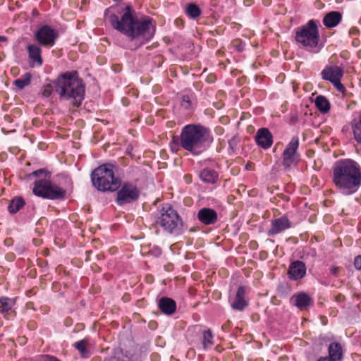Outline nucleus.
<instances>
[{
	"instance_id": "a211bd4d",
	"label": "nucleus",
	"mask_w": 361,
	"mask_h": 361,
	"mask_svg": "<svg viewBox=\"0 0 361 361\" xmlns=\"http://www.w3.org/2000/svg\"><path fill=\"white\" fill-rule=\"evenodd\" d=\"M329 356L331 361H341L343 359V350L341 345L337 342L331 343L328 348Z\"/></svg>"
},
{
	"instance_id": "72a5a7b5",
	"label": "nucleus",
	"mask_w": 361,
	"mask_h": 361,
	"mask_svg": "<svg viewBox=\"0 0 361 361\" xmlns=\"http://www.w3.org/2000/svg\"><path fill=\"white\" fill-rule=\"evenodd\" d=\"M354 265L357 269H361V255H358L355 258Z\"/></svg>"
},
{
	"instance_id": "58836bf2",
	"label": "nucleus",
	"mask_w": 361,
	"mask_h": 361,
	"mask_svg": "<svg viewBox=\"0 0 361 361\" xmlns=\"http://www.w3.org/2000/svg\"><path fill=\"white\" fill-rule=\"evenodd\" d=\"M7 40L6 37L0 36V42H6Z\"/></svg>"
},
{
	"instance_id": "4c0bfd02",
	"label": "nucleus",
	"mask_w": 361,
	"mask_h": 361,
	"mask_svg": "<svg viewBox=\"0 0 361 361\" xmlns=\"http://www.w3.org/2000/svg\"><path fill=\"white\" fill-rule=\"evenodd\" d=\"M318 361H331V360H329L328 357H325L320 358Z\"/></svg>"
},
{
	"instance_id": "4468645a",
	"label": "nucleus",
	"mask_w": 361,
	"mask_h": 361,
	"mask_svg": "<svg viewBox=\"0 0 361 361\" xmlns=\"http://www.w3.org/2000/svg\"><path fill=\"white\" fill-rule=\"evenodd\" d=\"M197 218L202 224L211 225L217 221V213L210 208H202L197 213Z\"/></svg>"
},
{
	"instance_id": "9d476101",
	"label": "nucleus",
	"mask_w": 361,
	"mask_h": 361,
	"mask_svg": "<svg viewBox=\"0 0 361 361\" xmlns=\"http://www.w3.org/2000/svg\"><path fill=\"white\" fill-rule=\"evenodd\" d=\"M140 196V191L136 185L125 183L117 192L116 202L118 204H124L136 201Z\"/></svg>"
},
{
	"instance_id": "6e6552de",
	"label": "nucleus",
	"mask_w": 361,
	"mask_h": 361,
	"mask_svg": "<svg viewBox=\"0 0 361 361\" xmlns=\"http://www.w3.org/2000/svg\"><path fill=\"white\" fill-rule=\"evenodd\" d=\"M295 40L305 47H317L319 42V32L317 25L313 20L297 29Z\"/></svg>"
},
{
	"instance_id": "39448f33",
	"label": "nucleus",
	"mask_w": 361,
	"mask_h": 361,
	"mask_svg": "<svg viewBox=\"0 0 361 361\" xmlns=\"http://www.w3.org/2000/svg\"><path fill=\"white\" fill-rule=\"evenodd\" d=\"M112 168L111 164H104L92 172V183L99 190L115 191L121 186V180L114 177Z\"/></svg>"
},
{
	"instance_id": "1a4fd4ad",
	"label": "nucleus",
	"mask_w": 361,
	"mask_h": 361,
	"mask_svg": "<svg viewBox=\"0 0 361 361\" xmlns=\"http://www.w3.org/2000/svg\"><path fill=\"white\" fill-rule=\"evenodd\" d=\"M323 80L331 82L341 92L345 91V87L341 82L343 75V70L338 66H327L321 73Z\"/></svg>"
},
{
	"instance_id": "9b49d317",
	"label": "nucleus",
	"mask_w": 361,
	"mask_h": 361,
	"mask_svg": "<svg viewBox=\"0 0 361 361\" xmlns=\"http://www.w3.org/2000/svg\"><path fill=\"white\" fill-rule=\"evenodd\" d=\"M59 37L56 30L49 25L41 27L35 33V38L37 42L44 47H52Z\"/></svg>"
},
{
	"instance_id": "f704fd0d",
	"label": "nucleus",
	"mask_w": 361,
	"mask_h": 361,
	"mask_svg": "<svg viewBox=\"0 0 361 361\" xmlns=\"http://www.w3.org/2000/svg\"><path fill=\"white\" fill-rule=\"evenodd\" d=\"M42 175V174H44L45 176H47V173L45 172V171L44 169H39V170H37L34 172L32 173V175L35 176H39L40 175Z\"/></svg>"
},
{
	"instance_id": "4be33fe9",
	"label": "nucleus",
	"mask_w": 361,
	"mask_h": 361,
	"mask_svg": "<svg viewBox=\"0 0 361 361\" xmlns=\"http://www.w3.org/2000/svg\"><path fill=\"white\" fill-rule=\"evenodd\" d=\"M342 16L338 11H331L327 13L323 20L324 25L327 27L336 26L341 20Z\"/></svg>"
},
{
	"instance_id": "bb28decb",
	"label": "nucleus",
	"mask_w": 361,
	"mask_h": 361,
	"mask_svg": "<svg viewBox=\"0 0 361 361\" xmlns=\"http://www.w3.org/2000/svg\"><path fill=\"white\" fill-rule=\"evenodd\" d=\"M25 202L20 197L14 198L8 205V209L10 213L15 214L24 205Z\"/></svg>"
},
{
	"instance_id": "5701e85b",
	"label": "nucleus",
	"mask_w": 361,
	"mask_h": 361,
	"mask_svg": "<svg viewBox=\"0 0 361 361\" xmlns=\"http://www.w3.org/2000/svg\"><path fill=\"white\" fill-rule=\"evenodd\" d=\"M27 51L30 59L37 66L42 64V59L41 56V49L36 45L27 46Z\"/></svg>"
},
{
	"instance_id": "423d86ee",
	"label": "nucleus",
	"mask_w": 361,
	"mask_h": 361,
	"mask_svg": "<svg viewBox=\"0 0 361 361\" xmlns=\"http://www.w3.org/2000/svg\"><path fill=\"white\" fill-rule=\"evenodd\" d=\"M155 223L165 231L174 235L181 232L183 221L178 212L170 206L162 207Z\"/></svg>"
},
{
	"instance_id": "dca6fc26",
	"label": "nucleus",
	"mask_w": 361,
	"mask_h": 361,
	"mask_svg": "<svg viewBox=\"0 0 361 361\" xmlns=\"http://www.w3.org/2000/svg\"><path fill=\"white\" fill-rule=\"evenodd\" d=\"M290 221L286 217H281L272 221L271 227L269 230V235H273L281 233V231L290 227Z\"/></svg>"
},
{
	"instance_id": "ea45409f",
	"label": "nucleus",
	"mask_w": 361,
	"mask_h": 361,
	"mask_svg": "<svg viewBox=\"0 0 361 361\" xmlns=\"http://www.w3.org/2000/svg\"><path fill=\"white\" fill-rule=\"evenodd\" d=\"M178 139L177 137H173V143H176V142H178Z\"/></svg>"
},
{
	"instance_id": "412c9836",
	"label": "nucleus",
	"mask_w": 361,
	"mask_h": 361,
	"mask_svg": "<svg viewBox=\"0 0 361 361\" xmlns=\"http://www.w3.org/2000/svg\"><path fill=\"white\" fill-rule=\"evenodd\" d=\"M245 288L243 286H240L236 293L235 300L232 303V307L235 310H243L247 303L245 300Z\"/></svg>"
},
{
	"instance_id": "6ab92c4d",
	"label": "nucleus",
	"mask_w": 361,
	"mask_h": 361,
	"mask_svg": "<svg viewBox=\"0 0 361 361\" xmlns=\"http://www.w3.org/2000/svg\"><path fill=\"white\" fill-rule=\"evenodd\" d=\"M15 305V300L6 297H1L0 298V312L5 317L14 314L13 307Z\"/></svg>"
},
{
	"instance_id": "393cba45",
	"label": "nucleus",
	"mask_w": 361,
	"mask_h": 361,
	"mask_svg": "<svg viewBox=\"0 0 361 361\" xmlns=\"http://www.w3.org/2000/svg\"><path fill=\"white\" fill-rule=\"evenodd\" d=\"M200 177L202 181L207 183H214L217 180V173L210 169H204L200 173Z\"/></svg>"
},
{
	"instance_id": "7ed1b4c3",
	"label": "nucleus",
	"mask_w": 361,
	"mask_h": 361,
	"mask_svg": "<svg viewBox=\"0 0 361 361\" xmlns=\"http://www.w3.org/2000/svg\"><path fill=\"white\" fill-rule=\"evenodd\" d=\"M211 142L209 130L199 125H188L180 133V145L194 155H198L205 150L207 143Z\"/></svg>"
},
{
	"instance_id": "c9c22d12",
	"label": "nucleus",
	"mask_w": 361,
	"mask_h": 361,
	"mask_svg": "<svg viewBox=\"0 0 361 361\" xmlns=\"http://www.w3.org/2000/svg\"><path fill=\"white\" fill-rule=\"evenodd\" d=\"M229 146L231 149H233L234 147L236 145V140L235 138H233L228 141Z\"/></svg>"
},
{
	"instance_id": "aec40b11",
	"label": "nucleus",
	"mask_w": 361,
	"mask_h": 361,
	"mask_svg": "<svg viewBox=\"0 0 361 361\" xmlns=\"http://www.w3.org/2000/svg\"><path fill=\"white\" fill-rule=\"evenodd\" d=\"M159 307L161 311L166 314H171L176 310V302L166 297H163L159 300Z\"/></svg>"
},
{
	"instance_id": "20e7f679",
	"label": "nucleus",
	"mask_w": 361,
	"mask_h": 361,
	"mask_svg": "<svg viewBox=\"0 0 361 361\" xmlns=\"http://www.w3.org/2000/svg\"><path fill=\"white\" fill-rule=\"evenodd\" d=\"M55 90L61 97L72 99L75 106H80L84 98V84L76 72L66 73L59 77Z\"/></svg>"
},
{
	"instance_id": "a878e982",
	"label": "nucleus",
	"mask_w": 361,
	"mask_h": 361,
	"mask_svg": "<svg viewBox=\"0 0 361 361\" xmlns=\"http://www.w3.org/2000/svg\"><path fill=\"white\" fill-rule=\"evenodd\" d=\"M314 104L317 108L322 113H326L330 109V103L324 96H317L315 98Z\"/></svg>"
},
{
	"instance_id": "f03ea898",
	"label": "nucleus",
	"mask_w": 361,
	"mask_h": 361,
	"mask_svg": "<svg viewBox=\"0 0 361 361\" xmlns=\"http://www.w3.org/2000/svg\"><path fill=\"white\" fill-rule=\"evenodd\" d=\"M332 181L344 195L355 193L361 185V168L350 159L337 161L333 167Z\"/></svg>"
},
{
	"instance_id": "0eeeda50",
	"label": "nucleus",
	"mask_w": 361,
	"mask_h": 361,
	"mask_svg": "<svg viewBox=\"0 0 361 361\" xmlns=\"http://www.w3.org/2000/svg\"><path fill=\"white\" fill-rule=\"evenodd\" d=\"M33 193L44 198L60 200L65 197L66 191L53 184L49 179L42 178L35 182Z\"/></svg>"
},
{
	"instance_id": "e433bc0d",
	"label": "nucleus",
	"mask_w": 361,
	"mask_h": 361,
	"mask_svg": "<svg viewBox=\"0 0 361 361\" xmlns=\"http://www.w3.org/2000/svg\"><path fill=\"white\" fill-rule=\"evenodd\" d=\"M331 273H332L333 274H337V272H338V268H336V267H335V268H332V269H331Z\"/></svg>"
},
{
	"instance_id": "c756f323",
	"label": "nucleus",
	"mask_w": 361,
	"mask_h": 361,
	"mask_svg": "<svg viewBox=\"0 0 361 361\" xmlns=\"http://www.w3.org/2000/svg\"><path fill=\"white\" fill-rule=\"evenodd\" d=\"M213 336L210 330L204 331L202 334V345L204 350L210 348L213 344Z\"/></svg>"
},
{
	"instance_id": "7c9ffc66",
	"label": "nucleus",
	"mask_w": 361,
	"mask_h": 361,
	"mask_svg": "<svg viewBox=\"0 0 361 361\" xmlns=\"http://www.w3.org/2000/svg\"><path fill=\"white\" fill-rule=\"evenodd\" d=\"M75 347L81 353L84 357L87 356V350H86V341L81 340L75 343Z\"/></svg>"
},
{
	"instance_id": "f257e3e1",
	"label": "nucleus",
	"mask_w": 361,
	"mask_h": 361,
	"mask_svg": "<svg viewBox=\"0 0 361 361\" xmlns=\"http://www.w3.org/2000/svg\"><path fill=\"white\" fill-rule=\"evenodd\" d=\"M105 18L114 29L132 39L142 36L145 39H148L154 33L152 20L149 18L138 19L135 16L134 11L129 6L124 8L121 20L111 9L106 10Z\"/></svg>"
},
{
	"instance_id": "f8f14e48",
	"label": "nucleus",
	"mask_w": 361,
	"mask_h": 361,
	"mask_svg": "<svg viewBox=\"0 0 361 361\" xmlns=\"http://www.w3.org/2000/svg\"><path fill=\"white\" fill-rule=\"evenodd\" d=\"M299 146V139L293 137L286 146L283 153V165L285 168L289 169L295 164L298 159L297 149Z\"/></svg>"
},
{
	"instance_id": "473e14b6",
	"label": "nucleus",
	"mask_w": 361,
	"mask_h": 361,
	"mask_svg": "<svg viewBox=\"0 0 361 361\" xmlns=\"http://www.w3.org/2000/svg\"><path fill=\"white\" fill-rule=\"evenodd\" d=\"M52 92V87L50 85H47L44 87L42 94L44 97H49Z\"/></svg>"
},
{
	"instance_id": "f3484780",
	"label": "nucleus",
	"mask_w": 361,
	"mask_h": 361,
	"mask_svg": "<svg viewBox=\"0 0 361 361\" xmlns=\"http://www.w3.org/2000/svg\"><path fill=\"white\" fill-rule=\"evenodd\" d=\"M292 302L299 309L305 310L312 305V299L305 293L294 295L291 298Z\"/></svg>"
},
{
	"instance_id": "2f4dec72",
	"label": "nucleus",
	"mask_w": 361,
	"mask_h": 361,
	"mask_svg": "<svg viewBox=\"0 0 361 361\" xmlns=\"http://www.w3.org/2000/svg\"><path fill=\"white\" fill-rule=\"evenodd\" d=\"M180 104L185 109H190L192 107L190 97L188 95H183L181 99Z\"/></svg>"
},
{
	"instance_id": "b1692460",
	"label": "nucleus",
	"mask_w": 361,
	"mask_h": 361,
	"mask_svg": "<svg viewBox=\"0 0 361 361\" xmlns=\"http://www.w3.org/2000/svg\"><path fill=\"white\" fill-rule=\"evenodd\" d=\"M350 125L355 140L361 145V115L354 118Z\"/></svg>"
},
{
	"instance_id": "2eb2a0df",
	"label": "nucleus",
	"mask_w": 361,
	"mask_h": 361,
	"mask_svg": "<svg viewBox=\"0 0 361 361\" xmlns=\"http://www.w3.org/2000/svg\"><path fill=\"white\" fill-rule=\"evenodd\" d=\"M306 273V267L305 264L300 261L293 262L288 269L289 277L294 280L302 279Z\"/></svg>"
},
{
	"instance_id": "c85d7f7f",
	"label": "nucleus",
	"mask_w": 361,
	"mask_h": 361,
	"mask_svg": "<svg viewBox=\"0 0 361 361\" xmlns=\"http://www.w3.org/2000/svg\"><path fill=\"white\" fill-rule=\"evenodd\" d=\"M185 13L190 18H196L201 14V10L195 4L190 3L185 6Z\"/></svg>"
},
{
	"instance_id": "ddd939ff",
	"label": "nucleus",
	"mask_w": 361,
	"mask_h": 361,
	"mask_svg": "<svg viewBox=\"0 0 361 361\" xmlns=\"http://www.w3.org/2000/svg\"><path fill=\"white\" fill-rule=\"evenodd\" d=\"M257 144L264 149L269 148L273 143V136L267 128H260L255 135Z\"/></svg>"
},
{
	"instance_id": "a19ab883",
	"label": "nucleus",
	"mask_w": 361,
	"mask_h": 361,
	"mask_svg": "<svg viewBox=\"0 0 361 361\" xmlns=\"http://www.w3.org/2000/svg\"><path fill=\"white\" fill-rule=\"evenodd\" d=\"M355 31H357V30H356V29H352V30H350V32H351V33H355Z\"/></svg>"
},
{
	"instance_id": "cd10ccee",
	"label": "nucleus",
	"mask_w": 361,
	"mask_h": 361,
	"mask_svg": "<svg viewBox=\"0 0 361 361\" xmlns=\"http://www.w3.org/2000/svg\"><path fill=\"white\" fill-rule=\"evenodd\" d=\"M31 74L26 73L21 78L13 81V85H16L18 89L22 90L25 87L30 85L31 81Z\"/></svg>"
}]
</instances>
